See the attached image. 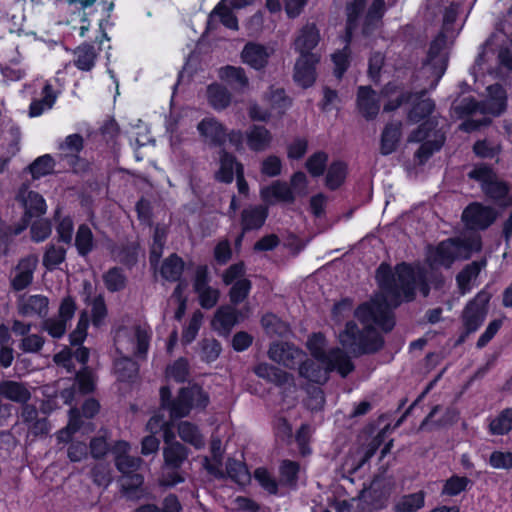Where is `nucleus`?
I'll use <instances>...</instances> for the list:
<instances>
[{
    "label": "nucleus",
    "mask_w": 512,
    "mask_h": 512,
    "mask_svg": "<svg viewBox=\"0 0 512 512\" xmlns=\"http://www.w3.org/2000/svg\"><path fill=\"white\" fill-rule=\"evenodd\" d=\"M320 58V55H300L297 59L294 67V80L303 88H308L315 82V67Z\"/></svg>",
    "instance_id": "nucleus-17"
},
{
    "label": "nucleus",
    "mask_w": 512,
    "mask_h": 512,
    "mask_svg": "<svg viewBox=\"0 0 512 512\" xmlns=\"http://www.w3.org/2000/svg\"><path fill=\"white\" fill-rule=\"evenodd\" d=\"M74 55V64L78 69L89 71L94 67L97 53L93 45L88 43L80 45L75 49Z\"/></svg>",
    "instance_id": "nucleus-34"
},
{
    "label": "nucleus",
    "mask_w": 512,
    "mask_h": 512,
    "mask_svg": "<svg viewBox=\"0 0 512 512\" xmlns=\"http://www.w3.org/2000/svg\"><path fill=\"white\" fill-rule=\"evenodd\" d=\"M471 483V480L467 477L452 476L446 480L443 493L449 496H456L465 491Z\"/></svg>",
    "instance_id": "nucleus-64"
},
{
    "label": "nucleus",
    "mask_w": 512,
    "mask_h": 512,
    "mask_svg": "<svg viewBox=\"0 0 512 512\" xmlns=\"http://www.w3.org/2000/svg\"><path fill=\"white\" fill-rule=\"evenodd\" d=\"M142 464L140 457L119 456L115 459L117 470L127 479V483L123 484L126 490H135L143 484V476L136 473Z\"/></svg>",
    "instance_id": "nucleus-13"
},
{
    "label": "nucleus",
    "mask_w": 512,
    "mask_h": 512,
    "mask_svg": "<svg viewBox=\"0 0 512 512\" xmlns=\"http://www.w3.org/2000/svg\"><path fill=\"white\" fill-rule=\"evenodd\" d=\"M200 349V357L207 363L214 362L221 353V345L216 339L202 340Z\"/></svg>",
    "instance_id": "nucleus-56"
},
{
    "label": "nucleus",
    "mask_w": 512,
    "mask_h": 512,
    "mask_svg": "<svg viewBox=\"0 0 512 512\" xmlns=\"http://www.w3.org/2000/svg\"><path fill=\"white\" fill-rule=\"evenodd\" d=\"M468 178L480 183L482 190L484 186L494 179L496 174L485 164L475 165L467 174Z\"/></svg>",
    "instance_id": "nucleus-58"
},
{
    "label": "nucleus",
    "mask_w": 512,
    "mask_h": 512,
    "mask_svg": "<svg viewBox=\"0 0 512 512\" xmlns=\"http://www.w3.org/2000/svg\"><path fill=\"white\" fill-rule=\"evenodd\" d=\"M261 198L266 203H273L274 201L293 203L295 195L292 188L286 183L275 181L271 185L261 189Z\"/></svg>",
    "instance_id": "nucleus-24"
},
{
    "label": "nucleus",
    "mask_w": 512,
    "mask_h": 512,
    "mask_svg": "<svg viewBox=\"0 0 512 512\" xmlns=\"http://www.w3.org/2000/svg\"><path fill=\"white\" fill-rule=\"evenodd\" d=\"M42 94V99L35 100L30 105L29 115L31 117L40 116L44 111L51 109L56 100L53 88L48 83L44 86Z\"/></svg>",
    "instance_id": "nucleus-43"
},
{
    "label": "nucleus",
    "mask_w": 512,
    "mask_h": 512,
    "mask_svg": "<svg viewBox=\"0 0 512 512\" xmlns=\"http://www.w3.org/2000/svg\"><path fill=\"white\" fill-rule=\"evenodd\" d=\"M251 282L248 279H239L231 287L229 296L233 304L243 302L250 293Z\"/></svg>",
    "instance_id": "nucleus-61"
},
{
    "label": "nucleus",
    "mask_w": 512,
    "mask_h": 512,
    "mask_svg": "<svg viewBox=\"0 0 512 512\" xmlns=\"http://www.w3.org/2000/svg\"><path fill=\"white\" fill-rule=\"evenodd\" d=\"M470 256L468 244L459 238H449L436 246H430L427 251V263L434 270L439 267L446 269L458 259H467Z\"/></svg>",
    "instance_id": "nucleus-5"
},
{
    "label": "nucleus",
    "mask_w": 512,
    "mask_h": 512,
    "mask_svg": "<svg viewBox=\"0 0 512 512\" xmlns=\"http://www.w3.org/2000/svg\"><path fill=\"white\" fill-rule=\"evenodd\" d=\"M408 140L410 142H422L415 153V157L418 159L419 164H423L434 152L441 149L445 136L443 132L435 129L433 121H426L410 134Z\"/></svg>",
    "instance_id": "nucleus-8"
},
{
    "label": "nucleus",
    "mask_w": 512,
    "mask_h": 512,
    "mask_svg": "<svg viewBox=\"0 0 512 512\" xmlns=\"http://www.w3.org/2000/svg\"><path fill=\"white\" fill-rule=\"evenodd\" d=\"M261 324L270 336L286 337L290 333L288 324L272 313L265 314L261 319Z\"/></svg>",
    "instance_id": "nucleus-40"
},
{
    "label": "nucleus",
    "mask_w": 512,
    "mask_h": 512,
    "mask_svg": "<svg viewBox=\"0 0 512 512\" xmlns=\"http://www.w3.org/2000/svg\"><path fill=\"white\" fill-rule=\"evenodd\" d=\"M486 266V260L473 261L467 264L456 276L461 294L468 293L474 285L480 271Z\"/></svg>",
    "instance_id": "nucleus-27"
},
{
    "label": "nucleus",
    "mask_w": 512,
    "mask_h": 512,
    "mask_svg": "<svg viewBox=\"0 0 512 512\" xmlns=\"http://www.w3.org/2000/svg\"><path fill=\"white\" fill-rule=\"evenodd\" d=\"M91 477L96 485L108 487L112 482L110 465L106 463L96 464L91 470Z\"/></svg>",
    "instance_id": "nucleus-63"
},
{
    "label": "nucleus",
    "mask_w": 512,
    "mask_h": 512,
    "mask_svg": "<svg viewBox=\"0 0 512 512\" xmlns=\"http://www.w3.org/2000/svg\"><path fill=\"white\" fill-rule=\"evenodd\" d=\"M177 430L179 437L184 442L191 444L196 449L204 447V438L196 425L188 421H182L178 424Z\"/></svg>",
    "instance_id": "nucleus-36"
},
{
    "label": "nucleus",
    "mask_w": 512,
    "mask_h": 512,
    "mask_svg": "<svg viewBox=\"0 0 512 512\" xmlns=\"http://www.w3.org/2000/svg\"><path fill=\"white\" fill-rule=\"evenodd\" d=\"M83 149V137L80 134L68 135L65 140L59 145L60 156L62 158L73 159L78 156Z\"/></svg>",
    "instance_id": "nucleus-45"
},
{
    "label": "nucleus",
    "mask_w": 512,
    "mask_h": 512,
    "mask_svg": "<svg viewBox=\"0 0 512 512\" xmlns=\"http://www.w3.org/2000/svg\"><path fill=\"white\" fill-rule=\"evenodd\" d=\"M18 198L22 200L26 213L29 216H40L46 212V203L44 198L34 191H29L25 197L23 192H20Z\"/></svg>",
    "instance_id": "nucleus-41"
},
{
    "label": "nucleus",
    "mask_w": 512,
    "mask_h": 512,
    "mask_svg": "<svg viewBox=\"0 0 512 512\" xmlns=\"http://www.w3.org/2000/svg\"><path fill=\"white\" fill-rule=\"evenodd\" d=\"M150 332L146 327L121 328L115 335V347L120 355L145 357L149 348Z\"/></svg>",
    "instance_id": "nucleus-7"
},
{
    "label": "nucleus",
    "mask_w": 512,
    "mask_h": 512,
    "mask_svg": "<svg viewBox=\"0 0 512 512\" xmlns=\"http://www.w3.org/2000/svg\"><path fill=\"white\" fill-rule=\"evenodd\" d=\"M424 91L421 93H413L416 97L412 98L410 102L413 104L412 109L409 111L408 118L413 122H419L428 115H430L434 109V103L430 99H421Z\"/></svg>",
    "instance_id": "nucleus-35"
},
{
    "label": "nucleus",
    "mask_w": 512,
    "mask_h": 512,
    "mask_svg": "<svg viewBox=\"0 0 512 512\" xmlns=\"http://www.w3.org/2000/svg\"><path fill=\"white\" fill-rule=\"evenodd\" d=\"M54 160L53 158L46 154L38 157L30 166L29 170L33 176V178H40L51 173L54 169Z\"/></svg>",
    "instance_id": "nucleus-55"
},
{
    "label": "nucleus",
    "mask_w": 512,
    "mask_h": 512,
    "mask_svg": "<svg viewBox=\"0 0 512 512\" xmlns=\"http://www.w3.org/2000/svg\"><path fill=\"white\" fill-rule=\"evenodd\" d=\"M68 322L59 317H52L45 319L42 322L41 328L46 331L51 337L59 339L64 336L67 330Z\"/></svg>",
    "instance_id": "nucleus-59"
},
{
    "label": "nucleus",
    "mask_w": 512,
    "mask_h": 512,
    "mask_svg": "<svg viewBox=\"0 0 512 512\" xmlns=\"http://www.w3.org/2000/svg\"><path fill=\"white\" fill-rule=\"evenodd\" d=\"M255 374L278 386L289 385L293 382L291 374L268 363H260L254 367Z\"/></svg>",
    "instance_id": "nucleus-28"
},
{
    "label": "nucleus",
    "mask_w": 512,
    "mask_h": 512,
    "mask_svg": "<svg viewBox=\"0 0 512 512\" xmlns=\"http://www.w3.org/2000/svg\"><path fill=\"white\" fill-rule=\"evenodd\" d=\"M219 76L235 89L243 91L249 85V79L241 67L226 66L220 69Z\"/></svg>",
    "instance_id": "nucleus-33"
},
{
    "label": "nucleus",
    "mask_w": 512,
    "mask_h": 512,
    "mask_svg": "<svg viewBox=\"0 0 512 512\" xmlns=\"http://www.w3.org/2000/svg\"><path fill=\"white\" fill-rule=\"evenodd\" d=\"M162 408L170 411L172 419L186 417L191 409L205 408L209 403L208 394L198 385L181 388L177 397L171 400V391L163 386L160 389Z\"/></svg>",
    "instance_id": "nucleus-4"
},
{
    "label": "nucleus",
    "mask_w": 512,
    "mask_h": 512,
    "mask_svg": "<svg viewBox=\"0 0 512 512\" xmlns=\"http://www.w3.org/2000/svg\"><path fill=\"white\" fill-rule=\"evenodd\" d=\"M273 52L274 50L271 47L256 42H248L241 52V59L243 63L251 68L262 70L267 66Z\"/></svg>",
    "instance_id": "nucleus-16"
},
{
    "label": "nucleus",
    "mask_w": 512,
    "mask_h": 512,
    "mask_svg": "<svg viewBox=\"0 0 512 512\" xmlns=\"http://www.w3.org/2000/svg\"><path fill=\"white\" fill-rule=\"evenodd\" d=\"M103 281L108 291L117 292L126 287L127 277L121 268L113 267L104 273Z\"/></svg>",
    "instance_id": "nucleus-47"
},
{
    "label": "nucleus",
    "mask_w": 512,
    "mask_h": 512,
    "mask_svg": "<svg viewBox=\"0 0 512 512\" xmlns=\"http://www.w3.org/2000/svg\"><path fill=\"white\" fill-rule=\"evenodd\" d=\"M375 279L380 294L371 302L359 306L356 311V317L364 324V328L360 330L356 323L347 322L344 331L339 335L342 346L355 356L374 353L382 348L383 339L373 325L385 332L391 331L395 325L392 309L404 301H412L417 288L427 297L430 285L436 290L446 286V280L441 273L432 271L426 275L407 263L397 264L394 270L389 264L381 263L376 270Z\"/></svg>",
    "instance_id": "nucleus-1"
},
{
    "label": "nucleus",
    "mask_w": 512,
    "mask_h": 512,
    "mask_svg": "<svg viewBox=\"0 0 512 512\" xmlns=\"http://www.w3.org/2000/svg\"><path fill=\"white\" fill-rule=\"evenodd\" d=\"M385 12V1L374 0L370 6L365 18L363 33L368 35L372 31V26L375 22L379 21Z\"/></svg>",
    "instance_id": "nucleus-54"
},
{
    "label": "nucleus",
    "mask_w": 512,
    "mask_h": 512,
    "mask_svg": "<svg viewBox=\"0 0 512 512\" xmlns=\"http://www.w3.org/2000/svg\"><path fill=\"white\" fill-rule=\"evenodd\" d=\"M489 93L496 94L483 102H477L472 98H464L456 107L457 112L461 115H471L461 124V129L466 132H472L482 126H487L491 122L490 116L500 115L506 107V98L504 92L499 85L490 86Z\"/></svg>",
    "instance_id": "nucleus-3"
},
{
    "label": "nucleus",
    "mask_w": 512,
    "mask_h": 512,
    "mask_svg": "<svg viewBox=\"0 0 512 512\" xmlns=\"http://www.w3.org/2000/svg\"><path fill=\"white\" fill-rule=\"evenodd\" d=\"M226 471L228 476L238 484L244 485L250 480L246 466L240 461L228 459Z\"/></svg>",
    "instance_id": "nucleus-53"
},
{
    "label": "nucleus",
    "mask_w": 512,
    "mask_h": 512,
    "mask_svg": "<svg viewBox=\"0 0 512 512\" xmlns=\"http://www.w3.org/2000/svg\"><path fill=\"white\" fill-rule=\"evenodd\" d=\"M36 266L37 258L34 256L27 257L19 262L15 276L12 279V286L15 290H23L32 283Z\"/></svg>",
    "instance_id": "nucleus-26"
},
{
    "label": "nucleus",
    "mask_w": 512,
    "mask_h": 512,
    "mask_svg": "<svg viewBox=\"0 0 512 512\" xmlns=\"http://www.w3.org/2000/svg\"><path fill=\"white\" fill-rule=\"evenodd\" d=\"M393 490V483L382 477H376L371 482L369 488L363 490L362 497L374 509H381Z\"/></svg>",
    "instance_id": "nucleus-14"
},
{
    "label": "nucleus",
    "mask_w": 512,
    "mask_h": 512,
    "mask_svg": "<svg viewBox=\"0 0 512 512\" xmlns=\"http://www.w3.org/2000/svg\"><path fill=\"white\" fill-rule=\"evenodd\" d=\"M114 369L118 380L127 381L137 375L138 365L131 359V356L120 355V357L115 360Z\"/></svg>",
    "instance_id": "nucleus-42"
},
{
    "label": "nucleus",
    "mask_w": 512,
    "mask_h": 512,
    "mask_svg": "<svg viewBox=\"0 0 512 512\" xmlns=\"http://www.w3.org/2000/svg\"><path fill=\"white\" fill-rule=\"evenodd\" d=\"M496 219L493 208L483 206L480 203H472L462 213V220L465 225L473 230L488 228Z\"/></svg>",
    "instance_id": "nucleus-10"
},
{
    "label": "nucleus",
    "mask_w": 512,
    "mask_h": 512,
    "mask_svg": "<svg viewBox=\"0 0 512 512\" xmlns=\"http://www.w3.org/2000/svg\"><path fill=\"white\" fill-rule=\"evenodd\" d=\"M321 36L314 23H307L297 33L293 42L294 50L300 55H320L313 50L318 46Z\"/></svg>",
    "instance_id": "nucleus-15"
},
{
    "label": "nucleus",
    "mask_w": 512,
    "mask_h": 512,
    "mask_svg": "<svg viewBox=\"0 0 512 512\" xmlns=\"http://www.w3.org/2000/svg\"><path fill=\"white\" fill-rule=\"evenodd\" d=\"M183 269V260L178 255L172 254L163 261L160 274L165 280L174 282L180 279Z\"/></svg>",
    "instance_id": "nucleus-37"
},
{
    "label": "nucleus",
    "mask_w": 512,
    "mask_h": 512,
    "mask_svg": "<svg viewBox=\"0 0 512 512\" xmlns=\"http://www.w3.org/2000/svg\"><path fill=\"white\" fill-rule=\"evenodd\" d=\"M264 100L271 106V109L281 113L290 105L284 89L274 86H270L269 90L265 92Z\"/></svg>",
    "instance_id": "nucleus-51"
},
{
    "label": "nucleus",
    "mask_w": 512,
    "mask_h": 512,
    "mask_svg": "<svg viewBox=\"0 0 512 512\" xmlns=\"http://www.w3.org/2000/svg\"><path fill=\"white\" fill-rule=\"evenodd\" d=\"M299 364H301L299 367L300 376L316 384H324L329 379V373L336 371V369L329 368V363H321L316 359H307Z\"/></svg>",
    "instance_id": "nucleus-20"
},
{
    "label": "nucleus",
    "mask_w": 512,
    "mask_h": 512,
    "mask_svg": "<svg viewBox=\"0 0 512 512\" xmlns=\"http://www.w3.org/2000/svg\"><path fill=\"white\" fill-rule=\"evenodd\" d=\"M219 162L220 167L215 174L216 179L220 182L231 183L236 176L237 166L241 164L237 162L234 155L225 150L220 151Z\"/></svg>",
    "instance_id": "nucleus-31"
},
{
    "label": "nucleus",
    "mask_w": 512,
    "mask_h": 512,
    "mask_svg": "<svg viewBox=\"0 0 512 512\" xmlns=\"http://www.w3.org/2000/svg\"><path fill=\"white\" fill-rule=\"evenodd\" d=\"M328 156L324 152H316L306 161V168L313 177L321 176L325 170Z\"/></svg>",
    "instance_id": "nucleus-62"
},
{
    "label": "nucleus",
    "mask_w": 512,
    "mask_h": 512,
    "mask_svg": "<svg viewBox=\"0 0 512 512\" xmlns=\"http://www.w3.org/2000/svg\"><path fill=\"white\" fill-rule=\"evenodd\" d=\"M75 246L81 256H86L93 250L94 236L87 225L82 224L78 227L75 237Z\"/></svg>",
    "instance_id": "nucleus-46"
},
{
    "label": "nucleus",
    "mask_w": 512,
    "mask_h": 512,
    "mask_svg": "<svg viewBox=\"0 0 512 512\" xmlns=\"http://www.w3.org/2000/svg\"><path fill=\"white\" fill-rule=\"evenodd\" d=\"M268 356L272 361L293 369L303 360L304 354L293 344L274 342L269 347Z\"/></svg>",
    "instance_id": "nucleus-12"
},
{
    "label": "nucleus",
    "mask_w": 512,
    "mask_h": 512,
    "mask_svg": "<svg viewBox=\"0 0 512 512\" xmlns=\"http://www.w3.org/2000/svg\"><path fill=\"white\" fill-rule=\"evenodd\" d=\"M401 136V122L389 123L385 126L381 135V154L393 153L398 145Z\"/></svg>",
    "instance_id": "nucleus-32"
},
{
    "label": "nucleus",
    "mask_w": 512,
    "mask_h": 512,
    "mask_svg": "<svg viewBox=\"0 0 512 512\" xmlns=\"http://www.w3.org/2000/svg\"><path fill=\"white\" fill-rule=\"evenodd\" d=\"M238 322L237 312L230 306L220 307L212 320L213 328L222 335H227Z\"/></svg>",
    "instance_id": "nucleus-29"
},
{
    "label": "nucleus",
    "mask_w": 512,
    "mask_h": 512,
    "mask_svg": "<svg viewBox=\"0 0 512 512\" xmlns=\"http://www.w3.org/2000/svg\"><path fill=\"white\" fill-rule=\"evenodd\" d=\"M483 192L490 198L500 202L502 205L511 203L508 185L499 180L497 176L484 186Z\"/></svg>",
    "instance_id": "nucleus-38"
},
{
    "label": "nucleus",
    "mask_w": 512,
    "mask_h": 512,
    "mask_svg": "<svg viewBox=\"0 0 512 512\" xmlns=\"http://www.w3.org/2000/svg\"><path fill=\"white\" fill-rule=\"evenodd\" d=\"M365 8V0H352L347 5V25L346 36L348 41L352 37L353 31L357 27V21Z\"/></svg>",
    "instance_id": "nucleus-49"
},
{
    "label": "nucleus",
    "mask_w": 512,
    "mask_h": 512,
    "mask_svg": "<svg viewBox=\"0 0 512 512\" xmlns=\"http://www.w3.org/2000/svg\"><path fill=\"white\" fill-rule=\"evenodd\" d=\"M65 256L66 250L64 247L51 244L47 247L43 256V265L48 270H53L65 260Z\"/></svg>",
    "instance_id": "nucleus-52"
},
{
    "label": "nucleus",
    "mask_w": 512,
    "mask_h": 512,
    "mask_svg": "<svg viewBox=\"0 0 512 512\" xmlns=\"http://www.w3.org/2000/svg\"><path fill=\"white\" fill-rule=\"evenodd\" d=\"M0 396L16 403L25 404L31 399V392L26 383L3 380L0 382Z\"/></svg>",
    "instance_id": "nucleus-25"
},
{
    "label": "nucleus",
    "mask_w": 512,
    "mask_h": 512,
    "mask_svg": "<svg viewBox=\"0 0 512 512\" xmlns=\"http://www.w3.org/2000/svg\"><path fill=\"white\" fill-rule=\"evenodd\" d=\"M489 300L490 294L481 291L466 305L463 311V323L467 333L475 332L482 325L487 315Z\"/></svg>",
    "instance_id": "nucleus-9"
},
{
    "label": "nucleus",
    "mask_w": 512,
    "mask_h": 512,
    "mask_svg": "<svg viewBox=\"0 0 512 512\" xmlns=\"http://www.w3.org/2000/svg\"><path fill=\"white\" fill-rule=\"evenodd\" d=\"M501 150L500 145L492 140L484 139L475 142L473 146L474 153L481 158H494Z\"/></svg>",
    "instance_id": "nucleus-57"
},
{
    "label": "nucleus",
    "mask_w": 512,
    "mask_h": 512,
    "mask_svg": "<svg viewBox=\"0 0 512 512\" xmlns=\"http://www.w3.org/2000/svg\"><path fill=\"white\" fill-rule=\"evenodd\" d=\"M271 132L262 125H251L245 132V141L248 148L253 152H263L272 143Z\"/></svg>",
    "instance_id": "nucleus-22"
},
{
    "label": "nucleus",
    "mask_w": 512,
    "mask_h": 512,
    "mask_svg": "<svg viewBox=\"0 0 512 512\" xmlns=\"http://www.w3.org/2000/svg\"><path fill=\"white\" fill-rule=\"evenodd\" d=\"M165 468L180 469L188 458V449L179 442L165 446L163 449Z\"/></svg>",
    "instance_id": "nucleus-30"
},
{
    "label": "nucleus",
    "mask_w": 512,
    "mask_h": 512,
    "mask_svg": "<svg viewBox=\"0 0 512 512\" xmlns=\"http://www.w3.org/2000/svg\"><path fill=\"white\" fill-rule=\"evenodd\" d=\"M267 215V208L263 206H252L244 209L241 213L242 234L237 238L236 243H241L245 232L261 228Z\"/></svg>",
    "instance_id": "nucleus-23"
},
{
    "label": "nucleus",
    "mask_w": 512,
    "mask_h": 512,
    "mask_svg": "<svg viewBox=\"0 0 512 512\" xmlns=\"http://www.w3.org/2000/svg\"><path fill=\"white\" fill-rule=\"evenodd\" d=\"M357 107L365 119L372 120L379 113L380 98L370 87L360 86L357 93Z\"/></svg>",
    "instance_id": "nucleus-19"
},
{
    "label": "nucleus",
    "mask_w": 512,
    "mask_h": 512,
    "mask_svg": "<svg viewBox=\"0 0 512 512\" xmlns=\"http://www.w3.org/2000/svg\"><path fill=\"white\" fill-rule=\"evenodd\" d=\"M165 244V232L163 229L156 228L153 235V243L150 249L149 261L152 266H156L162 256Z\"/></svg>",
    "instance_id": "nucleus-60"
},
{
    "label": "nucleus",
    "mask_w": 512,
    "mask_h": 512,
    "mask_svg": "<svg viewBox=\"0 0 512 512\" xmlns=\"http://www.w3.org/2000/svg\"><path fill=\"white\" fill-rule=\"evenodd\" d=\"M347 167L345 163L333 162L328 168L326 175V185L329 189L335 190L344 182L346 178Z\"/></svg>",
    "instance_id": "nucleus-50"
},
{
    "label": "nucleus",
    "mask_w": 512,
    "mask_h": 512,
    "mask_svg": "<svg viewBox=\"0 0 512 512\" xmlns=\"http://www.w3.org/2000/svg\"><path fill=\"white\" fill-rule=\"evenodd\" d=\"M512 430V408L504 409L491 420L489 431L493 435H504Z\"/></svg>",
    "instance_id": "nucleus-48"
},
{
    "label": "nucleus",
    "mask_w": 512,
    "mask_h": 512,
    "mask_svg": "<svg viewBox=\"0 0 512 512\" xmlns=\"http://www.w3.org/2000/svg\"><path fill=\"white\" fill-rule=\"evenodd\" d=\"M323 346L324 336L320 333L314 334L308 340V348L312 356L321 363H329V368L336 369L342 377H346L354 370V364L345 351L340 348L325 351Z\"/></svg>",
    "instance_id": "nucleus-6"
},
{
    "label": "nucleus",
    "mask_w": 512,
    "mask_h": 512,
    "mask_svg": "<svg viewBox=\"0 0 512 512\" xmlns=\"http://www.w3.org/2000/svg\"><path fill=\"white\" fill-rule=\"evenodd\" d=\"M458 10L459 5L455 3H451L445 9L442 29L431 42L427 59L421 69L423 74H431L433 77L431 88L437 85L446 71L449 46L453 43L457 34V30L453 28V23L458 15Z\"/></svg>",
    "instance_id": "nucleus-2"
},
{
    "label": "nucleus",
    "mask_w": 512,
    "mask_h": 512,
    "mask_svg": "<svg viewBox=\"0 0 512 512\" xmlns=\"http://www.w3.org/2000/svg\"><path fill=\"white\" fill-rule=\"evenodd\" d=\"M207 96L209 104L215 110H223L231 103V94L227 88L219 85L212 84L207 88Z\"/></svg>",
    "instance_id": "nucleus-39"
},
{
    "label": "nucleus",
    "mask_w": 512,
    "mask_h": 512,
    "mask_svg": "<svg viewBox=\"0 0 512 512\" xmlns=\"http://www.w3.org/2000/svg\"><path fill=\"white\" fill-rule=\"evenodd\" d=\"M458 413L452 407L443 408L436 405L430 413L425 417L420 425V429L439 428L454 423L457 420Z\"/></svg>",
    "instance_id": "nucleus-21"
},
{
    "label": "nucleus",
    "mask_w": 512,
    "mask_h": 512,
    "mask_svg": "<svg viewBox=\"0 0 512 512\" xmlns=\"http://www.w3.org/2000/svg\"><path fill=\"white\" fill-rule=\"evenodd\" d=\"M201 141L211 147H221L227 138V128L215 117H205L197 124Z\"/></svg>",
    "instance_id": "nucleus-11"
},
{
    "label": "nucleus",
    "mask_w": 512,
    "mask_h": 512,
    "mask_svg": "<svg viewBox=\"0 0 512 512\" xmlns=\"http://www.w3.org/2000/svg\"><path fill=\"white\" fill-rule=\"evenodd\" d=\"M425 495L422 491L404 495L395 504V512H416L424 506Z\"/></svg>",
    "instance_id": "nucleus-44"
},
{
    "label": "nucleus",
    "mask_w": 512,
    "mask_h": 512,
    "mask_svg": "<svg viewBox=\"0 0 512 512\" xmlns=\"http://www.w3.org/2000/svg\"><path fill=\"white\" fill-rule=\"evenodd\" d=\"M17 310L24 317L44 318L49 311V299L44 295H23L18 300Z\"/></svg>",
    "instance_id": "nucleus-18"
}]
</instances>
